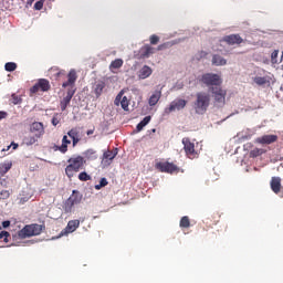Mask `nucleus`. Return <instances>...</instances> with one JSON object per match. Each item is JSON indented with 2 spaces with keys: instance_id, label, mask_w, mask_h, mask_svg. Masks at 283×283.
Masks as SVG:
<instances>
[{
  "instance_id": "obj_1",
  "label": "nucleus",
  "mask_w": 283,
  "mask_h": 283,
  "mask_svg": "<svg viewBox=\"0 0 283 283\" xmlns=\"http://www.w3.org/2000/svg\"><path fill=\"white\" fill-rule=\"evenodd\" d=\"M69 165L65 167V176L69 178V180H72L74 178V174H78L83 167H85V158L81 155L71 157L67 159Z\"/></svg>"
},
{
  "instance_id": "obj_2",
  "label": "nucleus",
  "mask_w": 283,
  "mask_h": 283,
  "mask_svg": "<svg viewBox=\"0 0 283 283\" xmlns=\"http://www.w3.org/2000/svg\"><path fill=\"white\" fill-rule=\"evenodd\" d=\"M209 105H211V95L207 92H198L196 93V99L193 102V109L196 114H207L209 109Z\"/></svg>"
},
{
  "instance_id": "obj_3",
  "label": "nucleus",
  "mask_w": 283,
  "mask_h": 283,
  "mask_svg": "<svg viewBox=\"0 0 283 283\" xmlns=\"http://www.w3.org/2000/svg\"><path fill=\"white\" fill-rule=\"evenodd\" d=\"M199 81L207 87H220L222 85V77L216 73H205L199 77Z\"/></svg>"
},
{
  "instance_id": "obj_4",
  "label": "nucleus",
  "mask_w": 283,
  "mask_h": 283,
  "mask_svg": "<svg viewBox=\"0 0 283 283\" xmlns=\"http://www.w3.org/2000/svg\"><path fill=\"white\" fill-rule=\"evenodd\" d=\"M50 90H52L50 81L46 78H39L38 82L30 88V96H34V94L39 92H50Z\"/></svg>"
},
{
  "instance_id": "obj_5",
  "label": "nucleus",
  "mask_w": 283,
  "mask_h": 283,
  "mask_svg": "<svg viewBox=\"0 0 283 283\" xmlns=\"http://www.w3.org/2000/svg\"><path fill=\"white\" fill-rule=\"evenodd\" d=\"M155 169L161 174H174L179 170V168L174 163L169 161H158L155 164Z\"/></svg>"
},
{
  "instance_id": "obj_6",
  "label": "nucleus",
  "mask_w": 283,
  "mask_h": 283,
  "mask_svg": "<svg viewBox=\"0 0 283 283\" xmlns=\"http://www.w3.org/2000/svg\"><path fill=\"white\" fill-rule=\"evenodd\" d=\"M211 93L213 94L216 105L222 106L227 99V91L222 90V87H211Z\"/></svg>"
},
{
  "instance_id": "obj_7",
  "label": "nucleus",
  "mask_w": 283,
  "mask_h": 283,
  "mask_svg": "<svg viewBox=\"0 0 283 283\" xmlns=\"http://www.w3.org/2000/svg\"><path fill=\"white\" fill-rule=\"evenodd\" d=\"M184 149L186 151V156H188L191 160L193 158H198V153L196 151V144L191 143L189 137H185L182 139Z\"/></svg>"
},
{
  "instance_id": "obj_8",
  "label": "nucleus",
  "mask_w": 283,
  "mask_h": 283,
  "mask_svg": "<svg viewBox=\"0 0 283 283\" xmlns=\"http://www.w3.org/2000/svg\"><path fill=\"white\" fill-rule=\"evenodd\" d=\"M114 105L116 107H122V109H124V112H129V99L127 98V96H125V91H120L115 99H114Z\"/></svg>"
},
{
  "instance_id": "obj_9",
  "label": "nucleus",
  "mask_w": 283,
  "mask_h": 283,
  "mask_svg": "<svg viewBox=\"0 0 283 283\" xmlns=\"http://www.w3.org/2000/svg\"><path fill=\"white\" fill-rule=\"evenodd\" d=\"M187 107V99L177 98L172 101L168 108L165 109L166 114H171V112H180Z\"/></svg>"
},
{
  "instance_id": "obj_10",
  "label": "nucleus",
  "mask_w": 283,
  "mask_h": 283,
  "mask_svg": "<svg viewBox=\"0 0 283 283\" xmlns=\"http://www.w3.org/2000/svg\"><path fill=\"white\" fill-rule=\"evenodd\" d=\"M270 187L273 193H280V198H283L282 178L272 177L270 181Z\"/></svg>"
},
{
  "instance_id": "obj_11",
  "label": "nucleus",
  "mask_w": 283,
  "mask_h": 283,
  "mask_svg": "<svg viewBox=\"0 0 283 283\" xmlns=\"http://www.w3.org/2000/svg\"><path fill=\"white\" fill-rule=\"evenodd\" d=\"M81 227V221L78 219L71 220L67 222L65 229L61 232V235H67V233H74L76 229Z\"/></svg>"
},
{
  "instance_id": "obj_12",
  "label": "nucleus",
  "mask_w": 283,
  "mask_h": 283,
  "mask_svg": "<svg viewBox=\"0 0 283 283\" xmlns=\"http://www.w3.org/2000/svg\"><path fill=\"white\" fill-rule=\"evenodd\" d=\"M223 41L226 43H228V45H240L241 43H243V39L242 36H240V34H230V35H226L223 38Z\"/></svg>"
},
{
  "instance_id": "obj_13",
  "label": "nucleus",
  "mask_w": 283,
  "mask_h": 283,
  "mask_svg": "<svg viewBox=\"0 0 283 283\" xmlns=\"http://www.w3.org/2000/svg\"><path fill=\"white\" fill-rule=\"evenodd\" d=\"M31 134H34L39 138L45 134V128L43 127V123L41 122H34L30 127Z\"/></svg>"
},
{
  "instance_id": "obj_14",
  "label": "nucleus",
  "mask_w": 283,
  "mask_h": 283,
  "mask_svg": "<svg viewBox=\"0 0 283 283\" xmlns=\"http://www.w3.org/2000/svg\"><path fill=\"white\" fill-rule=\"evenodd\" d=\"M256 143L260 145H273V143H277V135H263L256 138Z\"/></svg>"
},
{
  "instance_id": "obj_15",
  "label": "nucleus",
  "mask_w": 283,
  "mask_h": 283,
  "mask_svg": "<svg viewBox=\"0 0 283 283\" xmlns=\"http://www.w3.org/2000/svg\"><path fill=\"white\" fill-rule=\"evenodd\" d=\"M140 59H149L151 54H156V49L149 44H146L139 50Z\"/></svg>"
},
{
  "instance_id": "obj_16",
  "label": "nucleus",
  "mask_w": 283,
  "mask_h": 283,
  "mask_svg": "<svg viewBox=\"0 0 283 283\" xmlns=\"http://www.w3.org/2000/svg\"><path fill=\"white\" fill-rule=\"evenodd\" d=\"M76 78H78V76L76 75V71L71 70L67 74V81L62 84V87H70L74 85V83H76Z\"/></svg>"
},
{
  "instance_id": "obj_17",
  "label": "nucleus",
  "mask_w": 283,
  "mask_h": 283,
  "mask_svg": "<svg viewBox=\"0 0 283 283\" xmlns=\"http://www.w3.org/2000/svg\"><path fill=\"white\" fill-rule=\"evenodd\" d=\"M71 144H72V142L70 139H67V135H64L62 138V145L55 146L54 150L61 151V154H67V146Z\"/></svg>"
},
{
  "instance_id": "obj_18",
  "label": "nucleus",
  "mask_w": 283,
  "mask_h": 283,
  "mask_svg": "<svg viewBox=\"0 0 283 283\" xmlns=\"http://www.w3.org/2000/svg\"><path fill=\"white\" fill-rule=\"evenodd\" d=\"M32 235H34V233L32 232V228L30 224L25 226L22 230L18 232V237L20 238V240H25V238H32Z\"/></svg>"
},
{
  "instance_id": "obj_19",
  "label": "nucleus",
  "mask_w": 283,
  "mask_h": 283,
  "mask_svg": "<svg viewBox=\"0 0 283 283\" xmlns=\"http://www.w3.org/2000/svg\"><path fill=\"white\" fill-rule=\"evenodd\" d=\"M72 96H74V92L69 91L66 96L60 102V107L62 112H65V109H67V105H70Z\"/></svg>"
},
{
  "instance_id": "obj_20",
  "label": "nucleus",
  "mask_w": 283,
  "mask_h": 283,
  "mask_svg": "<svg viewBox=\"0 0 283 283\" xmlns=\"http://www.w3.org/2000/svg\"><path fill=\"white\" fill-rule=\"evenodd\" d=\"M69 199L74 203V205H81L83 201V193L78 190H73L72 195L69 197Z\"/></svg>"
},
{
  "instance_id": "obj_21",
  "label": "nucleus",
  "mask_w": 283,
  "mask_h": 283,
  "mask_svg": "<svg viewBox=\"0 0 283 283\" xmlns=\"http://www.w3.org/2000/svg\"><path fill=\"white\" fill-rule=\"evenodd\" d=\"M163 96V92L160 91H156L148 99V105H150V107H154L155 105H158V101H160Z\"/></svg>"
},
{
  "instance_id": "obj_22",
  "label": "nucleus",
  "mask_w": 283,
  "mask_h": 283,
  "mask_svg": "<svg viewBox=\"0 0 283 283\" xmlns=\"http://www.w3.org/2000/svg\"><path fill=\"white\" fill-rule=\"evenodd\" d=\"M116 156H118V148H115L114 150H106L103 154V160H109V163H112Z\"/></svg>"
},
{
  "instance_id": "obj_23",
  "label": "nucleus",
  "mask_w": 283,
  "mask_h": 283,
  "mask_svg": "<svg viewBox=\"0 0 283 283\" xmlns=\"http://www.w3.org/2000/svg\"><path fill=\"white\" fill-rule=\"evenodd\" d=\"M83 158L86 160H97L98 159V154H96V150L90 148L83 153Z\"/></svg>"
},
{
  "instance_id": "obj_24",
  "label": "nucleus",
  "mask_w": 283,
  "mask_h": 283,
  "mask_svg": "<svg viewBox=\"0 0 283 283\" xmlns=\"http://www.w3.org/2000/svg\"><path fill=\"white\" fill-rule=\"evenodd\" d=\"M151 67L144 65L139 71V78H149L151 76Z\"/></svg>"
},
{
  "instance_id": "obj_25",
  "label": "nucleus",
  "mask_w": 283,
  "mask_h": 283,
  "mask_svg": "<svg viewBox=\"0 0 283 283\" xmlns=\"http://www.w3.org/2000/svg\"><path fill=\"white\" fill-rule=\"evenodd\" d=\"M38 135H29L27 137H24L23 143L24 145H27L28 147H30L31 145H34V143H36L39 140Z\"/></svg>"
},
{
  "instance_id": "obj_26",
  "label": "nucleus",
  "mask_w": 283,
  "mask_h": 283,
  "mask_svg": "<svg viewBox=\"0 0 283 283\" xmlns=\"http://www.w3.org/2000/svg\"><path fill=\"white\" fill-rule=\"evenodd\" d=\"M212 65H227V60L222 57L221 55H213L212 56Z\"/></svg>"
},
{
  "instance_id": "obj_27",
  "label": "nucleus",
  "mask_w": 283,
  "mask_h": 283,
  "mask_svg": "<svg viewBox=\"0 0 283 283\" xmlns=\"http://www.w3.org/2000/svg\"><path fill=\"white\" fill-rule=\"evenodd\" d=\"M123 59L114 60L109 65V71L114 72V70H120V67H123Z\"/></svg>"
},
{
  "instance_id": "obj_28",
  "label": "nucleus",
  "mask_w": 283,
  "mask_h": 283,
  "mask_svg": "<svg viewBox=\"0 0 283 283\" xmlns=\"http://www.w3.org/2000/svg\"><path fill=\"white\" fill-rule=\"evenodd\" d=\"M30 227L33 235H41V233H43V226L39 223H32Z\"/></svg>"
},
{
  "instance_id": "obj_29",
  "label": "nucleus",
  "mask_w": 283,
  "mask_h": 283,
  "mask_svg": "<svg viewBox=\"0 0 283 283\" xmlns=\"http://www.w3.org/2000/svg\"><path fill=\"white\" fill-rule=\"evenodd\" d=\"M103 90H105V82H97L94 87V93L97 98L103 94Z\"/></svg>"
},
{
  "instance_id": "obj_30",
  "label": "nucleus",
  "mask_w": 283,
  "mask_h": 283,
  "mask_svg": "<svg viewBox=\"0 0 283 283\" xmlns=\"http://www.w3.org/2000/svg\"><path fill=\"white\" fill-rule=\"evenodd\" d=\"M49 72L53 73L55 78H61V76H65V71L64 70H60L56 66H52Z\"/></svg>"
},
{
  "instance_id": "obj_31",
  "label": "nucleus",
  "mask_w": 283,
  "mask_h": 283,
  "mask_svg": "<svg viewBox=\"0 0 283 283\" xmlns=\"http://www.w3.org/2000/svg\"><path fill=\"white\" fill-rule=\"evenodd\" d=\"M253 82L256 84V85H266V83H271V80H269V77L264 76H255L253 78Z\"/></svg>"
},
{
  "instance_id": "obj_32",
  "label": "nucleus",
  "mask_w": 283,
  "mask_h": 283,
  "mask_svg": "<svg viewBox=\"0 0 283 283\" xmlns=\"http://www.w3.org/2000/svg\"><path fill=\"white\" fill-rule=\"evenodd\" d=\"M74 203L70 200L66 199L64 205H63V211L66 213H72V210L74 209Z\"/></svg>"
},
{
  "instance_id": "obj_33",
  "label": "nucleus",
  "mask_w": 283,
  "mask_h": 283,
  "mask_svg": "<svg viewBox=\"0 0 283 283\" xmlns=\"http://www.w3.org/2000/svg\"><path fill=\"white\" fill-rule=\"evenodd\" d=\"M179 226L181 229H189V227H191V220L185 216L180 219Z\"/></svg>"
},
{
  "instance_id": "obj_34",
  "label": "nucleus",
  "mask_w": 283,
  "mask_h": 283,
  "mask_svg": "<svg viewBox=\"0 0 283 283\" xmlns=\"http://www.w3.org/2000/svg\"><path fill=\"white\" fill-rule=\"evenodd\" d=\"M262 154H266V150L262 148H253L250 151V158H258V156H262Z\"/></svg>"
},
{
  "instance_id": "obj_35",
  "label": "nucleus",
  "mask_w": 283,
  "mask_h": 283,
  "mask_svg": "<svg viewBox=\"0 0 283 283\" xmlns=\"http://www.w3.org/2000/svg\"><path fill=\"white\" fill-rule=\"evenodd\" d=\"M78 180H81V182H87V180H92V176L85 171H82L78 174Z\"/></svg>"
},
{
  "instance_id": "obj_36",
  "label": "nucleus",
  "mask_w": 283,
  "mask_h": 283,
  "mask_svg": "<svg viewBox=\"0 0 283 283\" xmlns=\"http://www.w3.org/2000/svg\"><path fill=\"white\" fill-rule=\"evenodd\" d=\"M171 45H174V43H171V42H165L163 44H159L157 46V52H163V50H169V48H171Z\"/></svg>"
},
{
  "instance_id": "obj_37",
  "label": "nucleus",
  "mask_w": 283,
  "mask_h": 283,
  "mask_svg": "<svg viewBox=\"0 0 283 283\" xmlns=\"http://www.w3.org/2000/svg\"><path fill=\"white\" fill-rule=\"evenodd\" d=\"M4 70L7 72H14V70H17V63L14 62H8L4 64Z\"/></svg>"
},
{
  "instance_id": "obj_38",
  "label": "nucleus",
  "mask_w": 283,
  "mask_h": 283,
  "mask_svg": "<svg viewBox=\"0 0 283 283\" xmlns=\"http://www.w3.org/2000/svg\"><path fill=\"white\" fill-rule=\"evenodd\" d=\"M22 101L23 99L19 95L17 94L11 95V102L13 103V105H21Z\"/></svg>"
},
{
  "instance_id": "obj_39",
  "label": "nucleus",
  "mask_w": 283,
  "mask_h": 283,
  "mask_svg": "<svg viewBox=\"0 0 283 283\" xmlns=\"http://www.w3.org/2000/svg\"><path fill=\"white\" fill-rule=\"evenodd\" d=\"M108 182H107V179L106 178H102L99 180V184L98 185H95V189L97 191H99V189H103V187H107Z\"/></svg>"
},
{
  "instance_id": "obj_40",
  "label": "nucleus",
  "mask_w": 283,
  "mask_h": 283,
  "mask_svg": "<svg viewBox=\"0 0 283 283\" xmlns=\"http://www.w3.org/2000/svg\"><path fill=\"white\" fill-rule=\"evenodd\" d=\"M150 41V45H158V43H160V36L153 34L149 38Z\"/></svg>"
},
{
  "instance_id": "obj_41",
  "label": "nucleus",
  "mask_w": 283,
  "mask_h": 283,
  "mask_svg": "<svg viewBox=\"0 0 283 283\" xmlns=\"http://www.w3.org/2000/svg\"><path fill=\"white\" fill-rule=\"evenodd\" d=\"M67 136L70 137V138H78L80 137V135H78V129H76V128H72L71 130H69L67 132Z\"/></svg>"
},
{
  "instance_id": "obj_42",
  "label": "nucleus",
  "mask_w": 283,
  "mask_h": 283,
  "mask_svg": "<svg viewBox=\"0 0 283 283\" xmlns=\"http://www.w3.org/2000/svg\"><path fill=\"white\" fill-rule=\"evenodd\" d=\"M10 169H12V161H8L2 165V174H8Z\"/></svg>"
},
{
  "instance_id": "obj_43",
  "label": "nucleus",
  "mask_w": 283,
  "mask_h": 283,
  "mask_svg": "<svg viewBox=\"0 0 283 283\" xmlns=\"http://www.w3.org/2000/svg\"><path fill=\"white\" fill-rule=\"evenodd\" d=\"M51 123L54 127H56V125H59L61 123V115L54 114V116L52 117Z\"/></svg>"
},
{
  "instance_id": "obj_44",
  "label": "nucleus",
  "mask_w": 283,
  "mask_h": 283,
  "mask_svg": "<svg viewBox=\"0 0 283 283\" xmlns=\"http://www.w3.org/2000/svg\"><path fill=\"white\" fill-rule=\"evenodd\" d=\"M280 54V51L279 50H274L271 54V62L273 64L277 63V55Z\"/></svg>"
},
{
  "instance_id": "obj_45",
  "label": "nucleus",
  "mask_w": 283,
  "mask_h": 283,
  "mask_svg": "<svg viewBox=\"0 0 283 283\" xmlns=\"http://www.w3.org/2000/svg\"><path fill=\"white\" fill-rule=\"evenodd\" d=\"M10 193H12V191H10V190H2L1 199L2 200H8V198H10Z\"/></svg>"
},
{
  "instance_id": "obj_46",
  "label": "nucleus",
  "mask_w": 283,
  "mask_h": 283,
  "mask_svg": "<svg viewBox=\"0 0 283 283\" xmlns=\"http://www.w3.org/2000/svg\"><path fill=\"white\" fill-rule=\"evenodd\" d=\"M43 0H39L34 3V10H43Z\"/></svg>"
},
{
  "instance_id": "obj_47",
  "label": "nucleus",
  "mask_w": 283,
  "mask_h": 283,
  "mask_svg": "<svg viewBox=\"0 0 283 283\" xmlns=\"http://www.w3.org/2000/svg\"><path fill=\"white\" fill-rule=\"evenodd\" d=\"M8 238H10V232L1 231V239L3 240V242L8 243Z\"/></svg>"
},
{
  "instance_id": "obj_48",
  "label": "nucleus",
  "mask_w": 283,
  "mask_h": 283,
  "mask_svg": "<svg viewBox=\"0 0 283 283\" xmlns=\"http://www.w3.org/2000/svg\"><path fill=\"white\" fill-rule=\"evenodd\" d=\"M207 51H200L198 54H197V61H200L201 59H205L207 56Z\"/></svg>"
},
{
  "instance_id": "obj_49",
  "label": "nucleus",
  "mask_w": 283,
  "mask_h": 283,
  "mask_svg": "<svg viewBox=\"0 0 283 283\" xmlns=\"http://www.w3.org/2000/svg\"><path fill=\"white\" fill-rule=\"evenodd\" d=\"M150 120H151V116H146V117H144L142 123L144 126H147V125H149Z\"/></svg>"
},
{
  "instance_id": "obj_50",
  "label": "nucleus",
  "mask_w": 283,
  "mask_h": 283,
  "mask_svg": "<svg viewBox=\"0 0 283 283\" xmlns=\"http://www.w3.org/2000/svg\"><path fill=\"white\" fill-rule=\"evenodd\" d=\"M10 147H13L12 149L14 150L19 147V144L12 143L10 146L7 147V149L3 148L2 151H8L10 149Z\"/></svg>"
},
{
  "instance_id": "obj_51",
  "label": "nucleus",
  "mask_w": 283,
  "mask_h": 283,
  "mask_svg": "<svg viewBox=\"0 0 283 283\" xmlns=\"http://www.w3.org/2000/svg\"><path fill=\"white\" fill-rule=\"evenodd\" d=\"M28 200H30V197H22V198H20L19 205H25V202H28Z\"/></svg>"
},
{
  "instance_id": "obj_52",
  "label": "nucleus",
  "mask_w": 283,
  "mask_h": 283,
  "mask_svg": "<svg viewBox=\"0 0 283 283\" xmlns=\"http://www.w3.org/2000/svg\"><path fill=\"white\" fill-rule=\"evenodd\" d=\"M72 140H73V147H76V145H78L81 138L74 137Z\"/></svg>"
},
{
  "instance_id": "obj_53",
  "label": "nucleus",
  "mask_w": 283,
  "mask_h": 283,
  "mask_svg": "<svg viewBox=\"0 0 283 283\" xmlns=\"http://www.w3.org/2000/svg\"><path fill=\"white\" fill-rule=\"evenodd\" d=\"M144 127H145V126H144L143 123L140 122L139 124H137L136 129H137V132H143Z\"/></svg>"
},
{
  "instance_id": "obj_54",
  "label": "nucleus",
  "mask_w": 283,
  "mask_h": 283,
  "mask_svg": "<svg viewBox=\"0 0 283 283\" xmlns=\"http://www.w3.org/2000/svg\"><path fill=\"white\" fill-rule=\"evenodd\" d=\"M2 227L3 229H8V227H10V221H3Z\"/></svg>"
},
{
  "instance_id": "obj_55",
  "label": "nucleus",
  "mask_w": 283,
  "mask_h": 283,
  "mask_svg": "<svg viewBox=\"0 0 283 283\" xmlns=\"http://www.w3.org/2000/svg\"><path fill=\"white\" fill-rule=\"evenodd\" d=\"M214 217L217 218V220H214V224H218V221L220 220V214L219 213H214Z\"/></svg>"
},
{
  "instance_id": "obj_56",
  "label": "nucleus",
  "mask_w": 283,
  "mask_h": 283,
  "mask_svg": "<svg viewBox=\"0 0 283 283\" xmlns=\"http://www.w3.org/2000/svg\"><path fill=\"white\" fill-rule=\"evenodd\" d=\"M86 134H87V136H92V134H94V129H88V130L86 132Z\"/></svg>"
},
{
  "instance_id": "obj_57",
  "label": "nucleus",
  "mask_w": 283,
  "mask_h": 283,
  "mask_svg": "<svg viewBox=\"0 0 283 283\" xmlns=\"http://www.w3.org/2000/svg\"><path fill=\"white\" fill-rule=\"evenodd\" d=\"M6 116H8V113L1 112V118H6Z\"/></svg>"
},
{
  "instance_id": "obj_58",
  "label": "nucleus",
  "mask_w": 283,
  "mask_h": 283,
  "mask_svg": "<svg viewBox=\"0 0 283 283\" xmlns=\"http://www.w3.org/2000/svg\"><path fill=\"white\" fill-rule=\"evenodd\" d=\"M6 10H10V6L4 7Z\"/></svg>"
},
{
  "instance_id": "obj_59",
  "label": "nucleus",
  "mask_w": 283,
  "mask_h": 283,
  "mask_svg": "<svg viewBox=\"0 0 283 283\" xmlns=\"http://www.w3.org/2000/svg\"><path fill=\"white\" fill-rule=\"evenodd\" d=\"M244 147H251V144H247V145H244Z\"/></svg>"
},
{
  "instance_id": "obj_60",
  "label": "nucleus",
  "mask_w": 283,
  "mask_h": 283,
  "mask_svg": "<svg viewBox=\"0 0 283 283\" xmlns=\"http://www.w3.org/2000/svg\"><path fill=\"white\" fill-rule=\"evenodd\" d=\"M2 3H6V0H2Z\"/></svg>"
},
{
  "instance_id": "obj_61",
  "label": "nucleus",
  "mask_w": 283,
  "mask_h": 283,
  "mask_svg": "<svg viewBox=\"0 0 283 283\" xmlns=\"http://www.w3.org/2000/svg\"><path fill=\"white\" fill-rule=\"evenodd\" d=\"M0 238H1V233H0Z\"/></svg>"
}]
</instances>
